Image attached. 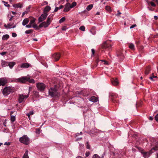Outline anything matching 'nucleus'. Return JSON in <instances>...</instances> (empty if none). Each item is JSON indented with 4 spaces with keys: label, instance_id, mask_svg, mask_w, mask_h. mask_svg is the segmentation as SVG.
Returning a JSON list of instances; mask_svg holds the SVG:
<instances>
[{
    "label": "nucleus",
    "instance_id": "ddd939ff",
    "mask_svg": "<svg viewBox=\"0 0 158 158\" xmlns=\"http://www.w3.org/2000/svg\"><path fill=\"white\" fill-rule=\"evenodd\" d=\"M7 80L6 78H0V86L4 85L7 82Z\"/></svg>",
    "mask_w": 158,
    "mask_h": 158
},
{
    "label": "nucleus",
    "instance_id": "e2e57ef3",
    "mask_svg": "<svg viewBox=\"0 0 158 158\" xmlns=\"http://www.w3.org/2000/svg\"><path fill=\"white\" fill-rule=\"evenodd\" d=\"M63 7V6L62 5H60L59 8V9H60Z\"/></svg>",
    "mask_w": 158,
    "mask_h": 158
},
{
    "label": "nucleus",
    "instance_id": "9b49d317",
    "mask_svg": "<svg viewBox=\"0 0 158 158\" xmlns=\"http://www.w3.org/2000/svg\"><path fill=\"white\" fill-rule=\"evenodd\" d=\"M60 55L59 53H55L52 56V58L55 61H57L60 58Z\"/></svg>",
    "mask_w": 158,
    "mask_h": 158
},
{
    "label": "nucleus",
    "instance_id": "393cba45",
    "mask_svg": "<svg viewBox=\"0 0 158 158\" xmlns=\"http://www.w3.org/2000/svg\"><path fill=\"white\" fill-rule=\"evenodd\" d=\"M9 35L6 34L4 35L2 37V40H7L9 38Z\"/></svg>",
    "mask_w": 158,
    "mask_h": 158
},
{
    "label": "nucleus",
    "instance_id": "f3484780",
    "mask_svg": "<svg viewBox=\"0 0 158 158\" xmlns=\"http://www.w3.org/2000/svg\"><path fill=\"white\" fill-rule=\"evenodd\" d=\"M30 66V64L28 63H25L22 64L20 66V67L23 68H28Z\"/></svg>",
    "mask_w": 158,
    "mask_h": 158
},
{
    "label": "nucleus",
    "instance_id": "5701e85b",
    "mask_svg": "<svg viewBox=\"0 0 158 158\" xmlns=\"http://www.w3.org/2000/svg\"><path fill=\"white\" fill-rule=\"evenodd\" d=\"M28 151L26 150L23 156V158H29L28 154Z\"/></svg>",
    "mask_w": 158,
    "mask_h": 158
},
{
    "label": "nucleus",
    "instance_id": "f257e3e1",
    "mask_svg": "<svg viewBox=\"0 0 158 158\" xmlns=\"http://www.w3.org/2000/svg\"><path fill=\"white\" fill-rule=\"evenodd\" d=\"M154 146H155L148 152H145L143 150H141V153L144 158H148L153 152L158 150V146L156 144Z\"/></svg>",
    "mask_w": 158,
    "mask_h": 158
},
{
    "label": "nucleus",
    "instance_id": "f03ea898",
    "mask_svg": "<svg viewBox=\"0 0 158 158\" xmlns=\"http://www.w3.org/2000/svg\"><path fill=\"white\" fill-rule=\"evenodd\" d=\"M49 94L51 97H58L60 95L59 93L55 88H51L49 90Z\"/></svg>",
    "mask_w": 158,
    "mask_h": 158
},
{
    "label": "nucleus",
    "instance_id": "c03bdc74",
    "mask_svg": "<svg viewBox=\"0 0 158 158\" xmlns=\"http://www.w3.org/2000/svg\"><path fill=\"white\" fill-rule=\"evenodd\" d=\"M136 148H137L139 151V152H141V150H143V149H142V148H141L139 147H138V146H135Z\"/></svg>",
    "mask_w": 158,
    "mask_h": 158
},
{
    "label": "nucleus",
    "instance_id": "37998d69",
    "mask_svg": "<svg viewBox=\"0 0 158 158\" xmlns=\"http://www.w3.org/2000/svg\"><path fill=\"white\" fill-rule=\"evenodd\" d=\"M150 3L151 5L155 7L156 6V4L154 2H150Z\"/></svg>",
    "mask_w": 158,
    "mask_h": 158
},
{
    "label": "nucleus",
    "instance_id": "6e6552de",
    "mask_svg": "<svg viewBox=\"0 0 158 158\" xmlns=\"http://www.w3.org/2000/svg\"><path fill=\"white\" fill-rule=\"evenodd\" d=\"M35 20L36 19L35 18H32L30 21L29 23L32 26V27L34 28L36 30H38L39 29V28L37 24L35 23Z\"/></svg>",
    "mask_w": 158,
    "mask_h": 158
},
{
    "label": "nucleus",
    "instance_id": "69168bd1",
    "mask_svg": "<svg viewBox=\"0 0 158 158\" xmlns=\"http://www.w3.org/2000/svg\"><path fill=\"white\" fill-rule=\"evenodd\" d=\"M153 119V118L152 117L150 116L149 118V119L151 120H152Z\"/></svg>",
    "mask_w": 158,
    "mask_h": 158
},
{
    "label": "nucleus",
    "instance_id": "2f4dec72",
    "mask_svg": "<svg viewBox=\"0 0 158 158\" xmlns=\"http://www.w3.org/2000/svg\"><path fill=\"white\" fill-rule=\"evenodd\" d=\"M65 20V17H63L60 19V20L59 21V22L60 23H61L64 22Z\"/></svg>",
    "mask_w": 158,
    "mask_h": 158
},
{
    "label": "nucleus",
    "instance_id": "680f3d73",
    "mask_svg": "<svg viewBox=\"0 0 158 158\" xmlns=\"http://www.w3.org/2000/svg\"><path fill=\"white\" fill-rule=\"evenodd\" d=\"M154 18L156 20H157V19H158V16H154Z\"/></svg>",
    "mask_w": 158,
    "mask_h": 158
},
{
    "label": "nucleus",
    "instance_id": "6e6d98bb",
    "mask_svg": "<svg viewBox=\"0 0 158 158\" xmlns=\"http://www.w3.org/2000/svg\"><path fill=\"white\" fill-rule=\"evenodd\" d=\"M13 17H14V16H11L10 17L9 19V21H11L12 20Z\"/></svg>",
    "mask_w": 158,
    "mask_h": 158
},
{
    "label": "nucleus",
    "instance_id": "338daca9",
    "mask_svg": "<svg viewBox=\"0 0 158 158\" xmlns=\"http://www.w3.org/2000/svg\"><path fill=\"white\" fill-rule=\"evenodd\" d=\"M100 14V13L99 12H98L96 13V15H99Z\"/></svg>",
    "mask_w": 158,
    "mask_h": 158
},
{
    "label": "nucleus",
    "instance_id": "72a5a7b5",
    "mask_svg": "<svg viewBox=\"0 0 158 158\" xmlns=\"http://www.w3.org/2000/svg\"><path fill=\"white\" fill-rule=\"evenodd\" d=\"M15 116H11L10 120H11V121L12 122H14L15 121Z\"/></svg>",
    "mask_w": 158,
    "mask_h": 158
},
{
    "label": "nucleus",
    "instance_id": "c85d7f7f",
    "mask_svg": "<svg viewBox=\"0 0 158 158\" xmlns=\"http://www.w3.org/2000/svg\"><path fill=\"white\" fill-rule=\"evenodd\" d=\"M13 6L15 8H19L20 3H19L17 4H14L13 5Z\"/></svg>",
    "mask_w": 158,
    "mask_h": 158
},
{
    "label": "nucleus",
    "instance_id": "7ed1b4c3",
    "mask_svg": "<svg viewBox=\"0 0 158 158\" xmlns=\"http://www.w3.org/2000/svg\"><path fill=\"white\" fill-rule=\"evenodd\" d=\"M51 23V18L48 17L46 22H44L41 23L39 26L40 28L44 27L45 28L48 27Z\"/></svg>",
    "mask_w": 158,
    "mask_h": 158
},
{
    "label": "nucleus",
    "instance_id": "e433bc0d",
    "mask_svg": "<svg viewBox=\"0 0 158 158\" xmlns=\"http://www.w3.org/2000/svg\"><path fill=\"white\" fill-rule=\"evenodd\" d=\"M106 9V10L108 11H110L111 10V8L110 7L108 6H106L105 7Z\"/></svg>",
    "mask_w": 158,
    "mask_h": 158
},
{
    "label": "nucleus",
    "instance_id": "a18cd8bd",
    "mask_svg": "<svg viewBox=\"0 0 158 158\" xmlns=\"http://www.w3.org/2000/svg\"><path fill=\"white\" fill-rule=\"evenodd\" d=\"M15 82H20V78H18L17 79H16L15 80H13Z\"/></svg>",
    "mask_w": 158,
    "mask_h": 158
},
{
    "label": "nucleus",
    "instance_id": "1a4fd4ad",
    "mask_svg": "<svg viewBox=\"0 0 158 158\" xmlns=\"http://www.w3.org/2000/svg\"><path fill=\"white\" fill-rule=\"evenodd\" d=\"M110 41L109 40H107L106 41L104 42L102 44V47L104 48H109L111 46V45L110 44Z\"/></svg>",
    "mask_w": 158,
    "mask_h": 158
},
{
    "label": "nucleus",
    "instance_id": "774afa93",
    "mask_svg": "<svg viewBox=\"0 0 158 158\" xmlns=\"http://www.w3.org/2000/svg\"><path fill=\"white\" fill-rule=\"evenodd\" d=\"M76 158H82V157L80 156H79L77 157Z\"/></svg>",
    "mask_w": 158,
    "mask_h": 158
},
{
    "label": "nucleus",
    "instance_id": "a19ab883",
    "mask_svg": "<svg viewBox=\"0 0 158 158\" xmlns=\"http://www.w3.org/2000/svg\"><path fill=\"white\" fill-rule=\"evenodd\" d=\"M91 52H92V53L91 56H92L94 55V54L95 53V50L94 49H91Z\"/></svg>",
    "mask_w": 158,
    "mask_h": 158
},
{
    "label": "nucleus",
    "instance_id": "a878e982",
    "mask_svg": "<svg viewBox=\"0 0 158 158\" xmlns=\"http://www.w3.org/2000/svg\"><path fill=\"white\" fill-rule=\"evenodd\" d=\"M77 5V3L76 2H72L71 4H70V8H73Z\"/></svg>",
    "mask_w": 158,
    "mask_h": 158
},
{
    "label": "nucleus",
    "instance_id": "aec40b11",
    "mask_svg": "<svg viewBox=\"0 0 158 158\" xmlns=\"http://www.w3.org/2000/svg\"><path fill=\"white\" fill-rule=\"evenodd\" d=\"M15 62H12L8 63V66H9L10 68L11 69L15 64Z\"/></svg>",
    "mask_w": 158,
    "mask_h": 158
},
{
    "label": "nucleus",
    "instance_id": "864d4df0",
    "mask_svg": "<svg viewBox=\"0 0 158 158\" xmlns=\"http://www.w3.org/2000/svg\"><path fill=\"white\" fill-rule=\"evenodd\" d=\"M118 13L116 15L118 16H119L121 14V13L119 11V10L118 11Z\"/></svg>",
    "mask_w": 158,
    "mask_h": 158
},
{
    "label": "nucleus",
    "instance_id": "39448f33",
    "mask_svg": "<svg viewBox=\"0 0 158 158\" xmlns=\"http://www.w3.org/2000/svg\"><path fill=\"white\" fill-rule=\"evenodd\" d=\"M4 26L6 28L9 29L15 27L16 25L14 24V22L13 21L8 23L7 25L5 24Z\"/></svg>",
    "mask_w": 158,
    "mask_h": 158
},
{
    "label": "nucleus",
    "instance_id": "bb28decb",
    "mask_svg": "<svg viewBox=\"0 0 158 158\" xmlns=\"http://www.w3.org/2000/svg\"><path fill=\"white\" fill-rule=\"evenodd\" d=\"M129 47L132 50H134V45L133 44H130L129 46Z\"/></svg>",
    "mask_w": 158,
    "mask_h": 158
},
{
    "label": "nucleus",
    "instance_id": "13d9d810",
    "mask_svg": "<svg viewBox=\"0 0 158 158\" xmlns=\"http://www.w3.org/2000/svg\"><path fill=\"white\" fill-rule=\"evenodd\" d=\"M59 8L58 7H56L54 11L55 12H56L58 11V10L59 9Z\"/></svg>",
    "mask_w": 158,
    "mask_h": 158
},
{
    "label": "nucleus",
    "instance_id": "79ce46f5",
    "mask_svg": "<svg viewBox=\"0 0 158 158\" xmlns=\"http://www.w3.org/2000/svg\"><path fill=\"white\" fill-rule=\"evenodd\" d=\"M155 119L157 122L158 121V114H157L155 117Z\"/></svg>",
    "mask_w": 158,
    "mask_h": 158
},
{
    "label": "nucleus",
    "instance_id": "58836bf2",
    "mask_svg": "<svg viewBox=\"0 0 158 158\" xmlns=\"http://www.w3.org/2000/svg\"><path fill=\"white\" fill-rule=\"evenodd\" d=\"M87 145H86V148L88 149H90V145L89 144V143L88 142H87L86 143Z\"/></svg>",
    "mask_w": 158,
    "mask_h": 158
},
{
    "label": "nucleus",
    "instance_id": "c756f323",
    "mask_svg": "<svg viewBox=\"0 0 158 158\" xmlns=\"http://www.w3.org/2000/svg\"><path fill=\"white\" fill-rule=\"evenodd\" d=\"M51 9V8L49 6H46L44 9V11L46 12L49 11Z\"/></svg>",
    "mask_w": 158,
    "mask_h": 158
},
{
    "label": "nucleus",
    "instance_id": "4c0bfd02",
    "mask_svg": "<svg viewBox=\"0 0 158 158\" xmlns=\"http://www.w3.org/2000/svg\"><path fill=\"white\" fill-rule=\"evenodd\" d=\"M92 158H101V157L99 156L97 154H94Z\"/></svg>",
    "mask_w": 158,
    "mask_h": 158
},
{
    "label": "nucleus",
    "instance_id": "bf43d9fd",
    "mask_svg": "<svg viewBox=\"0 0 158 158\" xmlns=\"http://www.w3.org/2000/svg\"><path fill=\"white\" fill-rule=\"evenodd\" d=\"M93 31V30L90 31L91 33L94 35H95L96 34V32H94H94H93V31Z\"/></svg>",
    "mask_w": 158,
    "mask_h": 158
},
{
    "label": "nucleus",
    "instance_id": "0e129e2a",
    "mask_svg": "<svg viewBox=\"0 0 158 158\" xmlns=\"http://www.w3.org/2000/svg\"><path fill=\"white\" fill-rule=\"evenodd\" d=\"M62 30H63V31H65L66 30V28H65V27H63L62 29Z\"/></svg>",
    "mask_w": 158,
    "mask_h": 158
},
{
    "label": "nucleus",
    "instance_id": "4468645a",
    "mask_svg": "<svg viewBox=\"0 0 158 158\" xmlns=\"http://www.w3.org/2000/svg\"><path fill=\"white\" fill-rule=\"evenodd\" d=\"M28 77L27 76L23 77H20V83H25L28 81Z\"/></svg>",
    "mask_w": 158,
    "mask_h": 158
},
{
    "label": "nucleus",
    "instance_id": "c9c22d12",
    "mask_svg": "<svg viewBox=\"0 0 158 158\" xmlns=\"http://www.w3.org/2000/svg\"><path fill=\"white\" fill-rule=\"evenodd\" d=\"M2 2L4 3V5L6 7H9L10 6L9 4H8V2L5 1H2Z\"/></svg>",
    "mask_w": 158,
    "mask_h": 158
},
{
    "label": "nucleus",
    "instance_id": "f704fd0d",
    "mask_svg": "<svg viewBox=\"0 0 158 158\" xmlns=\"http://www.w3.org/2000/svg\"><path fill=\"white\" fill-rule=\"evenodd\" d=\"M33 30H28L26 31H25V33L26 34H30L32 32Z\"/></svg>",
    "mask_w": 158,
    "mask_h": 158
},
{
    "label": "nucleus",
    "instance_id": "052dcab7",
    "mask_svg": "<svg viewBox=\"0 0 158 158\" xmlns=\"http://www.w3.org/2000/svg\"><path fill=\"white\" fill-rule=\"evenodd\" d=\"M6 119L5 121L3 123V124L5 126H6Z\"/></svg>",
    "mask_w": 158,
    "mask_h": 158
},
{
    "label": "nucleus",
    "instance_id": "cd10ccee",
    "mask_svg": "<svg viewBox=\"0 0 158 158\" xmlns=\"http://www.w3.org/2000/svg\"><path fill=\"white\" fill-rule=\"evenodd\" d=\"M28 81L29 83H35V81L34 79H30L29 77H28Z\"/></svg>",
    "mask_w": 158,
    "mask_h": 158
},
{
    "label": "nucleus",
    "instance_id": "dca6fc26",
    "mask_svg": "<svg viewBox=\"0 0 158 158\" xmlns=\"http://www.w3.org/2000/svg\"><path fill=\"white\" fill-rule=\"evenodd\" d=\"M111 83L112 85H117L118 84V82L117 78L112 79L111 80Z\"/></svg>",
    "mask_w": 158,
    "mask_h": 158
},
{
    "label": "nucleus",
    "instance_id": "2eb2a0df",
    "mask_svg": "<svg viewBox=\"0 0 158 158\" xmlns=\"http://www.w3.org/2000/svg\"><path fill=\"white\" fill-rule=\"evenodd\" d=\"M28 96V94L25 95L23 94H20V103L24 101V99L27 98Z\"/></svg>",
    "mask_w": 158,
    "mask_h": 158
},
{
    "label": "nucleus",
    "instance_id": "de8ad7c7",
    "mask_svg": "<svg viewBox=\"0 0 158 158\" xmlns=\"http://www.w3.org/2000/svg\"><path fill=\"white\" fill-rule=\"evenodd\" d=\"M90 154V153L89 152H86L85 153V156H86V157H88V156Z\"/></svg>",
    "mask_w": 158,
    "mask_h": 158
},
{
    "label": "nucleus",
    "instance_id": "473e14b6",
    "mask_svg": "<svg viewBox=\"0 0 158 158\" xmlns=\"http://www.w3.org/2000/svg\"><path fill=\"white\" fill-rule=\"evenodd\" d=\"M79 29L81 31H85V27L84 26H82L80 27H79Z\"/></svg>",
    "mask_w": 158,
    "mask_h": 158
},
{
    "label": "nucleus",
    "instance_id": "9d476101",
    "mask_svg": "<svg viewBox=\"0 0 158 158\" xmlns=\"http://www.w3.org/2000/svg\"><path fill=\"white\" fill-rule=\"evenodd\" d=\"M47 15L48 14L46 13L42 14L38 19L39 22H41L44 21L47 17Z\"/></svg>",
    "mask_w": 158,
    "mask_h": 158
},
{
    "label": "nucleus",
    "instance_id": "5fc2aeb1",
    "mask_svg": "<svg viewBox=\"0 0 158 158\" xmlns=\"http://www.w3.org/2000/svg\"><path fill=\"white\" fill-rule=\"evenodd\" d=\"M10 142H6L4 143V145H10Z\"/></svg>",
    "mask_w": 158,
    "mask_h": 158
},
{
    "label": "nucleus",
    "instance_id": "6ab92c4d",
    "mask_svg": "<svg viewBox=\"0 0 158 158\" xmlns=\"http://www.w3.org/2000/svg\"><path fill=\"white\" fill-rule=\"evenodd\" d=\"M8 62L4 60H2L1 62L2 66L3 67L8 66Z\"/></svg>",
    "mask_w": 158,
    "mask_h": 158
},
{
    "label": "nucleus",
    "instance_id": "ea45409f",
    "mask_svg": "<svg viewBox=\"0 0 158 158\" xmlns=\"http://www.w3.org/2000/svg\"><path fill=\"white\" fill-rule=\"evenodd\" d=\"M40 129L38 128L36 130L35 132L37 134H39L40 133Z\"/></svg>",
    "mask_w": 158,
    "mask_h": 158
},
{
    "label": "nucleus",
    "instance_id": "7c9ffc66",
    "mask_svg": "<svg viewBox=\"0 0 158 158\" xmlns=\"http://www.w3.org/2000/svg\"><path fill=\"white\" fill-rule=\"evenodd\" d=\"M34 114V112L33 110L31 111L29 113L27 114V116L29 117H30V116L31 115H32Z\"/></svg>",
    "mask_w": 158,
    "mask_h": 158
},
{
    "label": "nucleus",
    "instance_id": "4be33fe9",
    "mask_svg": "<svg viewBox=\"0 0 158 158\" xmlns=\"http://www.w3.org/2000/svg\"><path fill=\"white\" fill-rule=\"evenodd\" d=\"M29 20L27 18L25 19L23 22V25L24 26L26 25L29 22Z\"/></svg>",
    "mask_w": 158,
    "mask_h": 158
},
{
    "label": "nucleus",
    "instance_id": "09e8293b",
    "mask_svg": "<svg viewBox=\"0 0 158 158\" xmlns=\"http://www.w3.org/2000/svg\"><path fill=\"white\" fill-rule=\"evenodd\" d=\"M28 12L27 11H25V12H23L22 15V16L23 17L25 14H27Z\"/></svg>",
    "mask_w": 158,
    "mask_h": 158
},
{
    "label": "nucleus",
    "instance_id": "603ef678",
    "mask_svg": "<svg viewBox=\"0 0 158 158\" xmlns=\"http://www.w3.org/2000/svg\"><path fill=\"white\" fill-rule=\"evenodd\" d=\"M136 26V24L133 25L130 27V29L133 28H134V27H135Z\"/></svg>",
    "mask_w": 158,
    "mask_h": 158
},
{
    "label": "nucleus",
    "instance_id": "8fccbe9b",
    "mask_svg": "<svg viewBox=\"0 0 158 158\" xmlns=\"http://www.w3.org/2000/svg\"><path fill=\"white\" fill-rule=\"evenodd\" d=\"M26 27L27 28H30L32 27V26L31 24H30V23H29V24H28L26 26Z\"/></svg>",
    "mask_w": 158,
    "mask_h": 158
},
{
    "label": "nucleus",
    "instance_id": "412c9836",
    "mask_svg": "<svg viewBox=\"0 0 158 158\" xmlns=\"http://www.w3.org/2000/svg\"><path fill=\"white\" fill-rule=\"evenodd\" d=\"M150 68L149 66H148L146 68L145 72V75H147L150 72Z\"/></svg>",
    "mask_w": 158,
    "mask_h": 158
},
{
    "label": "nucleus",
    "instance_id": "a211bd4d",
    "mask_svg": "<svg viewBox=\"0 0 158 158\" xmlns=\"http://www.w3.org/2000/svg\"><path fill=\"white\" fill-rule=\"evenodd\" d=\"M98 100V98L95 96L91 97L90 99V101L93 102H96Z\"/></svg>",
    "mask_w": 158,
    "mask_h": 158
},
{
    "label": "nucleus",
    "instance_id": "3c124183",
    "mask_svg": "<svg viewBox=\"0 0 158 158\" xmlns=\"http://www.w3.org/2000/svg\"><path fill=\"white\" fill-rule=\"evenodd\" d=\"M101 61L104 62V63L105 64H108L107 62V61H105V60H101Z\"/></svg>",
    "mask_w": 158,
    "mask_h": 158
},
{
    "label": "nucleus",
    "instance_id": "4d7b16f0",
    "mask_svg": "<svg viewBox=\"0 0 158 158\" xmlns=\"http://www.w3.org/2000/svg\"><path fill=\"white\" fill-rule=\"evenodd\" d=\"M6 52H1V53H0V54L1 55H2V56H3V55L6 54Z\"/></svg>",
    "mask_w": 158,
    "mask_h": 158
},
{
    "label": "nucleus",
    "instance_id": "49530a36",
    "mask_svg": "<svg viewBox=\"0 0 158 158\" xmlns=\"http://www.w3.org/2000/svg\"><path fill=\"white\" fill-rule=\"evenodd\" d=\"M12 35L13 37H15L17 36V34L15 33H13Z\"/></svg>",
    "mask_w": 158,
    "mask_h": 158
},
{
    "label": "nucleus",
    "instance_id": "423d86ee",
    "mask_svg": "<svg viewBox=\"0 0 158 158\" xmlns=\"http://www.w3.org/2000/svg\"><path fill=\"white\" fill-rule=\"evenodd\" d=\"M36 87L39 90L41 91L44 90L45 85L42 83H38L36 84Z\"/></svg>",
    "mask_w": 158,
    "mask_h": 158
},
{
    "label": "nucleus",
    "instance_id": "f8f14e48",
    "mask_svg": "<svg viewBox=\"0 0 158 158\" xmlns=\"http://www.w3.org/2000/svg\"><path fill=\"white\" fill-rule=\"evenodd\" d=\"M71 8H70V4L69 3H67L63 10L64 12H67L69 11Z\"/></svg>",
    "mask_w": 158,
    "mask_h": 158
},
{
    "label": "nucleus",
    "instance_id": "20e7f679",
    "mask_svg": "<svg viewBox=\"0 0 158 158\" xmlns=\"http://www.w3.org/2000/svg\"><path fill=\"white\" fill-rule=\"evenodd\" d=\"M20 142L26 145H28L30 143V139L26 135H24L20 137Z\"/></svg>",
    "mask_w": 158,
    "mask_h": 158
},
{
    "label": "nucleus",
    "instance_id": "b1692460",
    "mask_svg": "<svg viewBox=\"0 0 158 158\" xmlns=\"http://www.w3.org/2000/svg\"><path fill=\"white\" fill-rule=\"evenodd\" d=\"M93 6V5L90 4L87 7L86 9L87 10L89 11L92 9Z\"/></svg>",
    "mask_w": 158,
    "mask_h": 158
},
{
    "label": "nucleus",
    "instance_id": "0eeeda50",
    "mask_svg": "<svg viewBox=\"0 0 158 158\" xmlns=\"http://www.w3.org/2000/svg\"><path fill=\"white\" fill-rule=\"evenodd\" d=\"M12 92V90L10 87L5 88L3 90V94L7 96Z\"/></svg>",
    "mask_w": 158,
    "mask_h": 158
}]
</instances>
